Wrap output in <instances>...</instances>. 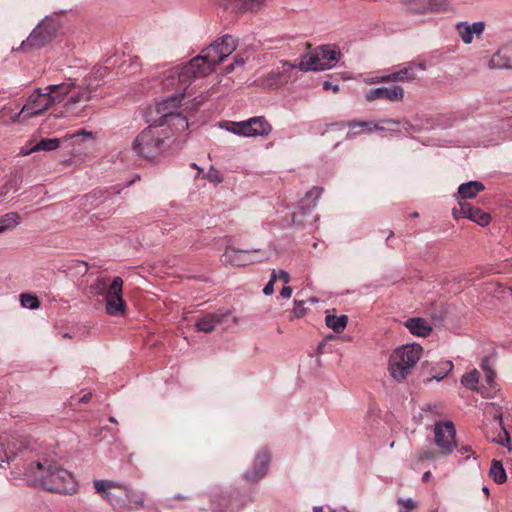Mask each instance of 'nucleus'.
<instances>
[{
    "label": "nucleus",
    "mask_w": 512,
    "mask_h": 512,
    "mask_svg": "<svg viewBox=\"0 0 512 512\" xmlns=\"http://www.w3.org/2000/svg\"><path fill=\"white\" fill-rule=\"evenodd\" d=\"M75 265L81 268L83 272H86L88 269L87 264L83 261H75Z\"/></svg>",
    "instance_id": "53"
},
{
    "label": "nucleus",
    "mask_w": 512,
    "mask_h": 512,
    "mask_svg": "<svg viewBox=\"0 0 512 512\" xmlns=\"http://www.w3.org/2000/svg\"><path fill=\"white\" fill-rule=\"evenodd\" d=\"M60 140L58 138H44L41 139L33 148L30 149L29 153L37 152V151H53L59 148Z\"/></svg>",
    "instance_id": "29"
},
{
    "label": "nucleus",
    "mask_w": 512,
    "mask_h": 512,
    "mask_svg": "<svg viewBox=\"0 0 512 512\" xmlns=\"http://www.w3.org/2000/svg\"><path fill=\"white\" fill-rule=\"evenodd\" d=\"M225 317H232L230 312L226 313H215L211 315H207L203 318H201L196 323V328L198 331H202L205 333H210L214 330L216 325L223 321Z\"/></svg>",
    "instance_id": "24"
},
{
    "label": "nucleus",
    "mask_w": 512,
    "mask_h": 512,
    "mask_svg": "<svg viewBox=\"0 0 512 512\" xmlns=\"http://www.w3.org/2000/svg\"><path fill=\"white\" fill-rule=\"evenodd\" d=\"M292 313L296 318L303 317L306 313V309L304 308V302L295 301Z\"/></svg>",
    "instance_id": "43"
},
{
    "label": "nucleus",
    "mask_w": 512,
    "mask_h": 512,
    "mask_svg": "<svg viewBox=\"0 0 512 512\" xmlns=\"http://www.w3.org/2000/svg\"><path fill=\"white\" fill-rule=\"evenodd\" d=\"M68 81H71L69 79ZM75 83V87L67 95L69 98L63 104V111L54 114V118H63L67 115L79 116L86 108L88 102L92 100L96 92V86L91 81L85 79L81 83Z\"/></svg>",
    "instance_id": "7"
},
{
    "label": "nucleus",
    "mask_w": 512,
    "mask_h": 512,
    "mask_svg": "<svg viewBox=\"0 0 512 512\" xmlns=\"http://www.w3.org/2000/svg\"><path fill=\"white\" fill-rule=\"evenodd\" d=\"M430 477H431V472H430V471H426V472L423 474V476H422V480H423L424 482H427V481L430 479Z\"/></svg>",
    "instance_id": "56"
},
{
    "label": "nucleus",
    "mask_w": 512,
    "mask_h": 512,
    "mask_svg": "<svg viewBox=\"0 0 512 512\" xmlns=\"http://www.w3.org/2000/svg\"><path fill=\"white\" fill-rule=\"evenodd\" d=\"M424 457L428 460H433L434 457H435V454L433 452H430V451H426L424 453Z\"/></svg>",
    "instance_id": "55"
},
{
    "label": "nucleus",
    "mask_w": 512,
    "mask_h": 512,
    "mask_svg": "<svg viewBox=\"0 0 512 512\" xmlns=\"http://www.w3.org/2000/svg\"><path fill=\"white\" fill-rule=\"evenodd\" d=\"M404 326L411 334L417 337H427L432 331L430 323L420 317H414L406 320Z\"/></svg>",
    "instance_id": "22"
},
{
    "label": "nucleus",
    "mask_w": 512,
    "mask_h": 512,
    "mask_svg": "<svg viewBox=\"0 0 512 512\" xmlns=\"http://www.w3.org/2000/svg\"><path fill=\"white\" fill-rule=\"evenodd\" d=\"M126 498L139 506H143L144 504V498L141 494H135L131 489L125 486L124 488Z\"/></svg>",
    "instance_id": "41"
},
{
    "label": "nucleus",
    "mask_w": 512,
    "mask_h": 512,
    "mask_svg": "<svg viewBox=\"0 0 512 512\" xmlns=\"http://www.w3.org/2000/svg\"><path fill=\"white\" fill-rule=\"evenodd\" d=\"M301 71H322L327 70L325 62L321 55H319V49L305 54L298 64Z\"/></svg>",
    "instance_id": "21"
},
{
    "label": "nucleus",
    "mask_w": 512,
    "mask_h": 512,
    "mask_svg": "<svg viewBox=\"0 0 512 512\" xmlns=\"http://www.w3.org/2000/svg\"><path fill=\"white\" fill-rule=\"evenodd\" d=\"M483 491L486 493V495L489 494V490H488V488L486 486L483 487Z\"/></svg>",
    "instance_id": "64"
},
{
    "label": "nucleus",
    "mask_w": 512,
    "mask_h": 512,
    "mask_svg": "<svg viewBox=\"0 0 512 512\" xmlns=\"http://www.w3.org/2000/svg\"><path fill=\"white\" fill-rule=\"evenodd\" d=\"M19 301L24 309L36 310L40 307V300L33 293H21L19 295Z\"/></svg>",
    "instance_id": "32"
},
{
    "label": "nucleus",
    "mask_w": 512,
    "mask_h": 512,
    "mask_svg": "<svg viewBox=\"0 0 512 512\" xmlns=\"http://www.w3.org/2000/svg\"><path fill=\"white\" fill-rule=\"evenodd\" d=\"M319 55H321L325 62L326 69H331L337 64L340 52L335 47L322 46L319 48Z\"/></svg>",
    "instance_id": "26"
},
{
    "label": "nucleus",
    "mask_w": 512,
    "mask_h": 512,
    "mask_svg": "<svg viewBox=\"0 0 512 512\" xmlns=\"http://www.w3.org/2000/svg\"><path fill=\"white\" fill-rule=\"evenodd\" d=\"M173 499H175V500H186V499H188V497L184 496V495H175L173 497Z\"/></svg>",
    "instance_id": "58"
},
{
    "label": "nucleus",
    "mask_w": 512,
    "mask_h": 512,
    "mask_svg": "<svg viewBox=\"0 0 512 512\" xmlns=\"http://www.w3.org/2000/svg\"><path fill=\"white\" fill-rule=\"evenodd\" d=\"M74 87V82L66 81L61 84L49 85L45 90L36 89L28 96L20 112L15 114L11 121L20 123L43 114L51 107L63 102Z\"/></svg>",
    "instance_id": "2"
},
{
    "label": "nucleus",
    "mask_w": 512,
    "mask_h": 512,
    "mask_svg": "<svg viewBox=\"0 0 512 512\" xmlns=\"http://www.w3.org/2000/svg\"><path fill=\"white\" fill-rule=\"evenodd\" d=\"M276 279H277V271L273 270L271 273V278H270L269 282L265 285V287L263 289V293L266 296H270L274 293V283H275Z\"/></svg>",
    "instance_id": "42"
},
{
    "label": "nucleus",
    "mask_w": 512,
    "mask_h": 512,
    "mask_svg": "<svg viewBox=\"0 0 512 512\" xmlns=\"http://www.w3.org/2000/svg\"><path fill=\"white\" fill-rule=\"evenodd\" d=\"M485 29V23L482 21L469 24L460 22L456 25V31L465 44L472 43L475 36L479 37Z\"/></svg>",
    "instance_id": "17"
},
{
    "label": "nucleus",
    "mask_w": 512,
    "mask_h": 512,
    "mask_svg": "<svg viewBox=\"0 0 512 512\" xmlns=\"http://www.w3.org/2000/svg\"><path fill=\"white\" fill-rule=\"evenodd\" d=\"M461 204V213L464 215V218L469 219L476 224L485 227L489 225L491 221V217L489 214L482 211L480 208L473 207L472 205L460 202Z\"/></svg>",
    "instance_id": "20"
},
{
    "label": "nucleus",
    "mask_w": 512,
    "mask_h": 512,
    "mask_svg": "<svg viewBox=\"0 0 512 512\" xmlns=\"http://www.w3.org/2000/svg\"><path fill=\"white\" fill-rule=\"evenodd\" d=\"M490 477L498 484H502L506 481L507 475L502 463L498 460H493L490 470Z\"/></svg>",
    "instance_id": "30"
},
{
    "label": "nucleus",
    "mask_w": 512,
    "mask_h": 512,
    "mask_svg": "<svg viewBox=\"0 0 512 512\" xmlns=\"http://www.w3.org/2000/svg\"><path fill=\"white\" fill-rule=\"evenodd\" d=\"M485 189L484 185L479 181H470L466 183H462L458 187V191L455 194V198L458 201L473 199L477 196L478 193L482 192Z\"/></svg>",
    "instance_id": "23"
},
{
    "label": "nucleus",
    "mask_w": 512,
    "mask_h": 512,
    "mask_svg": "<svg viewBox=\"0 0 512 512\" xmlns=\"http://www.w3.org/2000/svg\"><path fill=\"white\" fill-rule=\"evenodd\" d=\"M351 129L360 128L362 132L373 133L376 131H397L399 122L394 119H385L379 122L352 121L348 123Z\"/></svg>",
    "instance_id": "16"
},
{
    "label": "nucleus",
    "mask_w": 512,
    "mask_h": 512,
    "mask_svg": "<svg viewBox=\"0 0 512 512\" xmlns=\"http://www.w3.org/2000/svg\"><path fill=\"white\" fill-rule=\"evenodd\" d=\"M219 128L231 132L235 135L242 136V121L240 122H221Z\"/></svg>",
    "instance_id": "38"
},
{
    "label": "nucleus",
    "mask_w": 512,
    "mask_h": 512,
    "mask_svg": "<svg viewBox=\"0 0 512 512\" xmlns=\"http://www.w3.org/2000/svg\"><path fill=\"white\" fill-rule=\"evenodd\" d=\"M323 88L325 90H332L334 93H337L339 91V86L338 85H335V84H332L331 82L329 81H325L323 83Z\"/></svg>",
    "instance_id": "46"
},
{
    "label": "nucleus",
    "mask_w": 512,
    "mask_h": 512,
    "mask_svg": "<svg viewBox=\"0 0 512 512\" xmlns=\"http://www.w3.org/2000/svg\"><path fill=\"white\" fill-rule=\"evenodd\" d=\"M277 278H279L280 280H282L285 284L289 283L290 282V275L287 271L285 270H280L277 272Z\"/></svg>",
    "instance_id": "45"
},
{
    "label": "nucleus",
    "mask_w": 512,
    "mask_h": 512,
    "mask_svg": "<svg viewBox=\"0 0 512 512\" xmlns=\"http://www.w3.org/2000/svg\"><path fill=\"white\" fill-rule=\"evenodd\" d=\"M164 143L163 130L156 126H148L134 138L132 150L142 159L154 160L163 152Z\"/></svg>",
    "instance_id": "6"
},
{
    "label": "nucleus",
    "mask_w": 512,
    "mask_h": 512,
    "mask_svg": "<svg viewBox=\"0 0 512 512\" xmlns=\"http://www.w3.org/2000/svg\"><path fill=\"white\" fill-rule=\"evenodd\" d=\"M123 280L121 277H114L111 280L105 296L106 313L110 316L120 317L125 315L127 310L126 302L122 296Z\"/></svg>",
    "instance_id": "9"
},
{
    "label": "nucleus",
    "mask_w": 512,
    "mask_h": 512,
    "mask_svg": "<svg viewBox=\"0 0 512 512\" xmlns=\"http://www.w3.org/2000/svg\"><path fill=\"white\" fill-rule=\"evenodd\" d=\"M282 67H283V71L284 72H287L288 70H291L293 68H295V65L289 63V62H283L282 63Z\"/></svg>",
    "instance_id": "54"
},
{
    "label": "nucleus",
    "mask_w": 512,
    "mask_h": 512,
    "mask_svg": "<svg viewBox=\"0 0 512 512\" xmlns=\"http://www.w3.org/2000/svg\"><path fill=\"white\" fill-rule=\"evenodd\" d=\"M63 139L65 141H73V145H81L85 141L94 142L96 140V134L91 131L80 130L72 134H66Z\"/></svg>",
    "instance_id": "28"
},
{
    "label": "nucleus",
    "mask_w": 512,
    "mask_h": 512,
    "mask_svg": "<svg viewBox=\"0 0 512 512\" xmlns=\"http://www.w3.org/2000/svg\"><path fill=\"white\" fill-rule=\"evenodd\" d=\"M344 508H341L339 510L328 508L327 512H341Z\"/></svg>",
    "instance_id": "61"
},
{
    "label": "nucleus",
    "mask_w": 512,
    "mask_h": 512,
    "mask_svg": "<svg viewBox=\"0 0 512 512\" xmlns=\"http://www.w3.org/2000/svg\"><path fill=\"white\" fill-rule=\"evenodd\" d=\"M270 456L266 451L257 454L253 469L245 473V478L250 482H257L265 476L268 470Z\"/></svg>",
    "instance_id": "18"
},
{
    "label": "nucleus",
    "mask_w": 512,
    "mask_h": 512,
    "mask_svg": "<svg viewBox=\"0 0 512 512\" xmlns=\"http://www.w3.org/2000/svg\"><path fill=\"white\" fill-rule=\"evenodd\" d=\"M209 182L213 183L214 185H218L222 183L223 177L219 170L211 166L207 173L204 176Z\"/></svg>",
    "instance_id": "40"
},
{
    "label": "nucleus",
    "mask_w": 512,
    "mask_h": 512,
    "mask_svg": "<svg viewBox=\"0 0 512 512\" xmlns=\"http://www.w3.org/2000/svg\"><path fill=\"white\" fill-rule=\"evenodd\" d=\"M480 374L478 370L472 369L461 377V384L470 390H477Z\"/></svg>",
    "instance_id": "33"
},
{
    "label": "nucleus",
    "mask_w": 512,
    "mask_h": 512,
    "mask_svg": "<svg viewBox=\"0 0 512 512\" xmlns=\"http://www.w3.org/2000/svg\"><path fill=\"white\" fill-rule=\"evenodd\" d=\"M325 323L328 328L336 333L344 331L348 324V317L346 315H335L331 311H326Z\"/></svg>",
    "instance_id": "25"
},
{
    "label": "nucleus",
    "mask_w": 512,
    "mask_h": 512,
    "mask_svg": "<svg viewBox=\"0 0 512 512\" xmlns=\"http://www.w3.org/2000/svg\"><path fill=\"white\" fill-rule=\"evenodd\" d=\"M424 70V64L411 62L402 67H399L396 71L392 73L371 77L365 79L364 82L369 85L388 82H410L416 80L419 74L422 73Z\"/></svg>",
    "instance_id": "8"
},
{
    "label": "nucleus",
    "mask_w": 512,
    "mask_h": 512,
    "mask_svg": "<svg viewBox=\"0 0 512 512\" xmlns=\"http://www.w3.org/2000/svg\"><path fill=\"white\" fill-rule=\"evenodd\" d=\"M242 128V137H265L272 131V126L263 116L242 121Z\"/></svg>",
    "instance_id": "13"
},
{
    "label": "nucleus",
    "mask_w": 512,
    "mask_h": 512,
    "mask_svg": "<svg viewBox=\"0 0 512 512\" xmlns=\"http://www.w3.org/2000/svg\"><path fill=\"white\" fill-rule=\"evenodd\" d=\"M443 366H444V370L445 372L443 374H437V375H434L432 379L436 380V381H440L442 380L453 368V364L451 361H446L443 363Z\"/></svg>",
    "instance_id": "44"
},
{
    "label": "nucleus",
    "mask_w": 512,
    "mask_h": 512,
    "mask_svg": "<svg viewBox=\"0 0 512 512\" xmlns=\"http://www.w3.org/2000/svg\"><path fill=\"white\" fill-rule=\"evenodd\" d=\"M35 475L39 478V485L44 489L62 494L77 492L78 485L74 476L66 469L55 463L36 464Z\"/></svg>",
    "instance_id": "4"
},
{
    "label": "nucleus",
    "mask_w": 512,
    "mask_h": 512,
    "mask_svg": "<svg viewBox=\"0 0 512 512\" xmlns=\"http://www.w3.org/2000/svg\"><path fill=\"white\" fill-rule=\"evenodd\" d=\"M481 368L483 369V371L485 373V380H486L487 384L490 387H494L495 386V373H494L493 369L490 367L489 362L487 360H484L481 364Z\"/></svg>",
    "instance_id": "39"
},
{
    "label": "nucleus",
    "mask_w": 512,
    "mask_h": 512,
    "mask_svg": "<svg viewBox=\"0 0 512 512\" xmlns=\"http://www.w3.org/2000/svg\"><path fill=\"white\" fill-rule=\"evenodd\" d=\"M356 135H357V132L350 131V132H348L347 137L348 138H353Z\"/></svg>",
    "instance_id": "60"
},
{
    "label": "nucleus",
    "mask_w": 512,
    "mask_h": 512,
    "mask_svg": "<svg viewBox=\"0 0 512 512\" xmlns=\"http://www.w3.org/2000/svg\"><path fill=\"white\" fill-rule=\"evenodd\" d=\"M259 251L253 250H241L234 247H227L222 255V261L225 264L232 266H245L256 262L255 255Z\"/></svg>",
    "instance_id": "11"
},
{
    "label": "nucleus",
    "mask_w": 512,
    "mask_h": 512,
    "mask_svg": "<svg viewBox=\"0 0 512 512\" xmlns=\"http://www.w3.org/2000/svg\"><path fill=\"white\" fill-rule=\"evenodd\" d=\"M91 399V394H85L81 399L80 402L86 403Z\"/></svg>",
    "instance_id": "57"
},
{
    "label": "nucleus",
    "mask_w": 512,
    "mask_h": 512,
    "mask_svg": "<svg viewBox=\"0 0 512 512\" xmlns=\"http://www.w3.org/2000/svg\"><path fill=\"white\" fill-rule=\"evenodd\" d=\"M233 69H234V66H233V65H232V66H228V67H226V72H230V71H232Z\"/></svg>",
    "instance_id": "62"
},
{
    "label": "nucleus",
    "mask_w": 512,
    "mask_h": 512,
    "mask_svg": "<svg viewBox=\"0 0 512 512\" xmlns=\"http://www.w3.org/2000/svg\"><path fill=\"white\" fill-rule=\"evenodd\" d=\"M236 47L237 43L235 39L232 36L225 35L210 44L203 49L198 56L190 60L192 67L196 69L201 78L206 77L213 72L218 64L231 55Z\"/></svg>",
    "instance_id": "3"
},
{
    "label": "nucleus",
    "mask_w": 512,
    "mask_h": 512,
    "mask_svg": "<svg viewBox=\"0 0 512 512\" xmlns=\"http://www.w3.org/2000/svg\"><path fill=\"white\" fill-rule=\"evenodd\" d=\"M111 281L107 277H101L97 278L91 285H90V292L93 295H104L106 296V292L109 288Z\"/></svg>",
    "instance_id": "35"
},
{
    "label": "nucleus",
    "mask_w": 512,
    "mask_h": 512,
    "mask_svg": "<svg viewBox=\"0 0 512 512\" xmlns=\"http://www.w3.org/2000/svg\"><path fill=\"white\" fill-rule=\"evenodd\" d=\"M201 78L191 61L183 66H177L165 73L163 85L165 88L175 90L171 96L157 104V112L167 119V122L176 127L177 130L185 131L188 129V120L173 110L178 108L185 96V91L191 85L194 79Z\"/></svg>",
    "instance_id": "1"
},
{
    "label": "nucleus",
    "mask_w": 512,
    "mask_h": 512,
    "mask_svg": "<svg viewBox=\"0 0 512 512\" xmlns=\"http://www.w3.org/2000/svg\"><path fill=\"white\" fill-rule=\"evenodd\" d=\"M241 8L250 11L259 10L265 3V0H235Z\"/></svg>",
    "instance_id": "36"
},
{
    "label": "nucleus",
    "mask_w": 512,
    "mask_h": 512,
    "mask_svg": "<svg viewBox=\"0 0 512 512\" xmlns=\"http://www.w3.org/2000/svg\"><path fill=\"white\" fill-rule=\"evenodd\" d=\"M7 458L4 446L0 443V464Z\"/></svg>",
    "instance_id": "51"
},
{
    "label": "nucleus",
    "mask_w": 512,
    "mask_h": 512,
    "mask_svg": "<svg viewBox=\"0 0 512 512\" xmlns=\"http://www.w3.org/2000/svg\"><path fill=\"white\" fill-rule=\"evenodd\" d=\"M234 64L236 66H243L244 65V59L241 56L237 55V56L234 57Z\"/></svg>",
    "instance_id": "52"
},
{
    "label": "nucleus",
    "mask_w": 512,
    "mask_h": 512,
    "mask_svg": "<svg viewBox=\"0 0 512 512\" xmlns=\"http://www.w3.org/2000/svg\"><path fill=\"white\" fill-rule=\"evenodd\" d=\"M192 166L198 170L197 176H199L203 170L200 167H198L195 163H193Z\"/></svg>",
    "instance_id": "59"
},
{
    "label": "nucleus",
    "mask_w": 512,
    "mask_h": 512,
    "mask_svg": "<svg viewBox=\"0 0 512 512\" xmlns=\"http://www.w3.org/2000/svg\"><path fill=\"white\" fill-rule=\"evenodd\" d=\"M489 69H512V45L499 49L488 62Z\"/></svg>",
    "instance_id": "19"
},
{
    "label": "nucleus",
    "mask_w": 512,
    "mask_h": 512,
    "mask_svg": "<svg viewBox=\"0 0 512 512\" xmlns=\"http://www.w3.org/2000/svg\"><path fill=\"white\" fill-rule=\"evenodd\" d=\"M488 439H490L492 442L506 446L510 449L509 443L510 438L508 435V432L502 427L501 423V416H499V423H498V431L496 435H491L487 433Z\"/></svg>",
    "instance_id": "31"
},
{
    "label": "nucleus",
    "mask_w": 512,
    "mask_h": 512,
    "mask_svg": "<svg viewBox=\"0 0 512 512\" xmlns=\"http://www.w3.org/2000/svg\"><path fill=\"white\" fill-rule=\"evenodd\" d=\"M404 89L399 85L390 87H379L370 90L365 95L367 102L375 100H388L390 102H401L404 99Z\"/></svg>",
    "instance_id": "14"
},
{
    "label": "nucleus",
    "mask_w": 512,
    "mask_h": 512,
    "mask_svg": "<svg viewBox=\"0 0 512 512\" xmlns=\"http://www.w3.org/2000/svg\"><path fill=\"white\" fill-rule=\"evenodd\" d=\"M397 504L399 506L398 512H414L417 508V502L412 498H399Z\"/></svg>",
    "instance_id": "37"
},
{
    "label": "nucleus",
    "mask_w": 512,
    "mask_h": 512,
    "mask_svg": "<svg viewBox=\"0 0 512 512\" xmlns=\"http://www.w3.org/2000/svg\"><path fill=\"white\" fill-rule=\"evenodd\" d=\"M423 354V348L417 343L405 344L396 348L390 355L388 371L397 382L404 381L412 372Z\"/></svg>",
    "instance_id": "5"
},
{
    "label": "nucleus",
    "mask_w": 512,
    "mask_h": 512,
    "mask_svg": "<svg viewBox=\"0 0 512 512\" xmlns=\"http://www.w3.org/2000/svg\"><path fill=\"white\" fill-rule=\"evenodd\" d=\"M309 301H310V302H312V303H315V302H317V299H316L315 297H311V298L309 299Z\"/></svg>",
    "instance_id": "63"
},
{
    "label": "nucleus",
    "mask_w": 512,
    "mask_h": 512,
    "mask_svg": "<svg viewBox=\"0 0 512 512\" xmlns=\"http://www.w3.org/2000/svg\"><path fill=\"white\" fill-rule=\"evenodd\" d=\"M461 201H458V203H460ZM452 215L454 217V219L458 220L460 219L461 217H464V215L461 213V204H459V208H454L452 210Z\"/></svg>",
    "instance_id": "48"
},
{
    "label": "nucleus",
    "mask_w": 512,
    "mask_h": 512,
    "mask_svg": "<svg viewBox=\"0 0 512 512\" xmlns=\"http://www.w3.org/2000/svg\"><path fill=\"white\" fill-rule=\"evenodd\" d=\"M411 11L416 13H439L448 9L447 0H401Z\"/></svg>",
    "instance_id": "12"
},
{
    "label": "nucleus",
    "mask_w": 512,
    "mask_h": 512,
    "mask_svg": "<svg viewBox=\"0 0 512 512\" xmlns=\"http://www.w3.org/2000/svg\"><path fill=\"white\" fill-rule=\"evenodd\" d=\"M322 190L320 188L314 187L311 191L307 193V196H315L316 198L320 197Z\"/></svg>",
    "instance_id": "49"
},
{
    "label": "nucleus",
    "mask_w": 512,
    "mask_h": 512,
    "mask_svg": "<svg viewBox=\"0 0 512 512\" xmlns=\"http://www.w3.org/2000/svg\"><path fill=\"white\" fill-rule=\"evenodd\" d=\"M21 216L17 212H9L0 218V234L16 228L21 223Z\"/></svg>",
    "instance_id": "27"
},
{
    "label": "nucleus",
    "mask_w": 512,
    "mask_h": 512,
    "mask_svg": "<svg viewBox=\"0 0 512 512\" xmlns=\"http://www.w3.org/2000/svg\"><path fill=\"white\" fill-rule=\"evenodd\" d=\"M44 32V25H39L27 38L26 42L22 43V47L26 46H41L45 43L46 38H42Z\"/></svg>",
    "instance_id": "34"
},
{
    "label": "nucleus",
    "mask_w": 512,
    "mask_h": 512,
    "mask_svg": "<svg viewBox=\"0 0 512 512\" xmlns=\"http://www.w3.org/2000/svg\"><path fill=\"white\" fill-rule=\"evenodd\" d=\"M280 295L283 298H290L292 295V288L289 286H284L280 291Z\"/></svg>",
    "instance_id": "47"
},
{
    "label": "nucleus",
    "mask_w": 512,
    "mask_h": 512,
    "mask_svg": "<svg viewBox=\"0 0 512 512\" xmlns=\"http://www.w3.org/2000/svg\"><path fill=\"white\" fill-rule=\"evenodd\" d=\"M459 452L462 455L466 456V458H469L470 452H471V448L469 446L461 447Z\"/></svg>",
    "instance_id": "50"
},
{
    "label": "nucleus",
    "mask_w": 512,
    "mask_h": 512,
    "mask_svg": "<svg viewBox=\"0 0 512 512\" xmlns=\"http://www.w3.org/2000/svg\"><path fill=\"white\" fill-rule=\"evenodd\" d=\"M94 487L96 492L101 494L102 498L107 500L113 507L120 508L125 505V501L122 498L112 493V490L116 488L124 490V485L109 480H95Z\"/></svg>",
    "instance_id": "15"
},
{
    "label": "nucleus",
    "mask_w": 512,
    "mask_h": 512,
    "mask_svg": "<svg viewBox=\"0 0 512 512\" xmlns=\"http://www.w3.org/2000/svg\"><path fill=\"white\" fill-rule=\"evenodd\" d=\"M455 427L450 421L438 422L434 426V442L440 455H449L456 448Z\"/></svg>",
    "instance_id": "10"
}]
</instances>
